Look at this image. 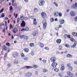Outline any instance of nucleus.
<instances>
[{
  "instance_id": "obj_64",
  "label": "nucleus",
  "mask_w": 77,
  "mask_h": 77,
  "mask_svg": "<svg viewBox=\"0 0 77 77\" xmlns=\"http://www.w3.org/2000/svg\"><path fill=\"white\" fill-rule=\"evenodd\" d=\"M24 30L25 31V29H22L20 31L23 32V31H24Z\"/></svg>"
},
{
  "instance_id": "obj_63",
  "label": "nucleus",
  "mask_w": 77,
  "mask_h": 77,
  "mask_svg": "<svg viewBox=\"0 0 77 77\" xmlns=\"http://www.w3.org/2000/svg\"><path fill=\"white\" fill-rule=\"evenodd\" d=\"M77 42H74V44L75 45H77Z\"/></svg>"
},
{
  "instance_id": "obj_41",
  "label": "nucleus",
  "mask_w": 77,
  "mask_h": 77,
  "mask_svg": "<svg viewBox=\"0 0 77 77\" xmlns=\"http://www.w3.org/2000/svg\"><path fill=\"white\" fill-rule=\"evenodd\" d=\"M13 28H14V27H13V26H12V25H10V29H13Z\"/></svg>"
},
{
  "instance_id": "obj_37",
  "label": "nucleus",
  "mask_w": 77,
  "mask_h": 77,
  "mask_svg": "<svg viewBox=\"0 0 77 77\" xmlns=\"http://www.w3.org/2000/svg\"><path fill=\"white\" fill-rule=\"evenodd\" d=\"M34 12H38V9L35 8L34 9Z\"/></svg>"
},
{
  "instance_id": "obj_34",
  "label": "nucleus",
  "mask_w": 77,
  "mask_h": 77,
  "mask_svg": "<svg viewBox=\"0 0 77 77\" xmlns=\"http://www.w3.org/2000/svg\"><path fill=\"white\" fill-rule=\"evenodd\" d=\"M33 66L35 68H38V66L36 65H33Z\"/></svg>"
},
{
  "instance_id": "obj_49",
  "label": "nucleus",
  "mask_w": 77,
  "mask_h": 77,
  "mask_svg": "<svg viewBox=\"0 0 77 77\" xmlns=\"http://www.w3.org/2000/svg\"><path fill=\"white\" fill-rule=\"evenodd\" d=\"M3 11H4V9L3 8L0 11V13H2V12Z\"/></svg>"
},
{
  "instance_id": "obj_29",
  "label": "nucleus",
  "mask_w": 77,
  "mask_h": 77,
  "mask_svg": "<svg viewBox=\"0 0 77 77\" xmlns=\"http://www.w3.org/2000/svg\"><path fill=\"white\" fill-rule=\"evenodd\" d=\"M20 19L21 20H24V17L23 16H20Z\"/></svg>"
},
{
  "instance_id": "obj_56",
  "label": "nucleus",
  "mask_w": 77,
  "mask_h": 77,
  "mask_svg": "<svg viewBox=\"0 0 77 77\" xmlns=\"http://www.w3.org/2000/svg\"><path fill=\"white\" fill-rule=\"evenodd\" d=\"M45 49L47 50H49V48H48V47H46L45 48Z\"/></svg>"
},
{
  "instance_id": "obj_54",
  "label": "nucleus",
  "mask_w": 77,
  "mask_h": 77,
  "mask_svg": "<svg viewBox=\"0 0 77 77\" xmlns=\"http://www.w3.org/2000/svg\"><path fill=\"white\" fill-rule=\"evenodd\" d=\"M59 17H62V14H61L60 13H59Z\"/></svg>"
},
{
  "instance_id": "obj_10",
  "label": "nucleus",
  "mask_w": 77,
  "mask_h": 77,
  "mask_svg": "<svg viewBox=\"0 0 77 77\" xmlns=\"http://www.w3.org/2000/svg\"><path fill=\"white\" fill-rule=\"evenodd\" d=\"M54 17H58L59 16V12L56 11L54 12Z\"/></svg>"
},
{
  "instance_id": "obj_3",
  "label": "nucleus",
  "mask_w": 77,
  "mask_h": 77,
  "mask_svg": "<svg viewBox=\"0 0 77 77\" xmlns=\"http://www.w3.org/2000/svg\"><path fill=\"white\" fill-rule=\"evenodd\" d=\"M76 13L74 11H71L70 13V15L71 17H74L75 16Z\"/></svg>"
},
{
  "instance_id": "obj_5",
  "label": "nucleus",
  "mask_w": 77,
  "mask_h": 77,
  "mask_svg": "<svg viewBox=\"0 0 77 77\" xmlns=\"http://www.w3.org/2000/svg\"><path fill=\"white\" fill-rule=\"evenodd\" d=\"M41 15L43 18H45L46 17H47V15H46V14L44 12H43L41 13Z\"/></svg>"
},
{
  "instance_id": "obj_22",
  "label": "nucleus",
  "mask_w": 77,
  "mask_h": 77,
  "mask_svg": "<svg viewBox=\"0 0 77 77\" xmlns=\"http://www.w3.org/2000/svg\"><path fill=\"white\" fill-rule=\"evenodd\" d=\"M3 49L4 51H6V50H7V48L5 45H4L3 46Z\"/></svg>"
},
{
  "instance_id": "obj_50",
  "label": "nucleus",
  "mask_w": 77,
  "mask_h": 77,
  "mask_svg": "<svg viewBox=\"0 0 77 77\" xmlns=\"http://www.w3.org/2000/svg\"><path fill=\"white\" fill-rule=\"evenodd\" d=\"M29 20V19L28 18V17H25V20Z\"/></svg>"
},
{
  "instance_id": "obj_42",
  "label": "nucleus",
  "mask_w": 77,
  "mask_h": 77,
  "mask_svg": "<svg viewBox=\"0 0 77 77\" xmlns=\"http://www.w3.org/2000/svg\"><path fill=\"white\" fill-rule=\"evenodd\" d=\"M54 71L56 72H58L59 71V69H54Z\"/></svg>"
},
{
  "instance_id": "obj_60",
  "label": "nucleus",
  "mask_w": 77,
  "mask_h": 77,
  "mask_svg": "<svg viewBox=\"0 0 77 77\" xmlns=\"http://www.w3.org/2000/svg\"><path fill=\"white\" fill-rule=\"evenodd\" d=\"M24 1L26 3H28V0H24Z\"/></svg>"
},
{
  "instance_id": "obj_36",
  "label": "nucleus",
  "mask_w": 77,
  "mask_h": 77,
  "mask_svg": "<svg viewBox=\"0 0 77 77\" xmlns=\"http://www.w3.org/2000/svg\"><path fill=\"white\" fill-rule=\"evenodd\" d=\"M24 37V35H21L20 36V38L21 39H23Z\"/></svg>"
},
{
  "instance_id": "obj_28",
  "label": "nucleus",
  "mask_w": 77,
  "mask_h": 77,
  "mask_svg": "<svg viewBox=\"0 0 77 77\" xmlns=\"http://www.w3.org/2000/svg\"><path fill=\"white\" fill-rule=\"evenodd\" d=\"M70 40L72 41V42H74L75 41V40L73 38H72L70 39Z\"/></svg>"
},
{
  "instance_id": "obj_21",
  "label": "nucleus",
  "mask_w": 77,
  "mask_h": 77,
  "mask_svg": "<svg viewBox=\"0 0 77 77\" xmlns=\"http://www.w3.org/2000/svg\"><path fill=\"white\" fill-rule=\"evenodd\" d=\"M61 70V71H63L65 69V67L64 66H61V68H60Z\"/></svg>"
},
{
  "instance_id": "obj_6",
  "label": "nucleus",
  "mask_w": 77,
  "mask_h": 77,
  "mask_svg": "<svg viewBox=\"0 0 77 77\" xmlns=\"http://www.w3.org/2000/svg\"><path fill=\"white\" fill-rule=\"evenodd\" d=\"M25 26L26 23H25L24 21H23L21 24V27H25Z\"/></svg>"
},
{
  "instance_id": "obj_13",
  "label": "nucleus",
  "mask_w": 77,
  "mask_h": 77,
  "mask_svg": "<svg viewBox=\"0 0 77 77\" xmlns=\"http://www.w3.org/2000/svg\"><path fill=\"white\" fill-rule=\"evenodd\" d=\"M59 22L60 24H63L65 23V20L61 19L59 20Z\"/></svg>"
},
{
  "instance_id": "obj_30",
  "label": "nucleus",
  "mask_w": 77,
  "mask_h": 77,
  "mask_svg": "<svg viewBox=\"0 0 77 77\" xmlns=\"http://www.w3.org/2000/svg\"><path fill=\"white\" fill-rule=\"evenodd\" d=\"M42 61L44 63H46L47 62V60H43Z\"/></svg>"
},
{
  "instance_id": "obj_57",
  "label": "nucleus",
  "mask_w": 77,
  "mask_h": 77,
  "mask_svg": "<svg viewBox=\"0 0 77 77\" xmlns=\"http://www.w3.org/2000/svg\"><path fill=\"white\" fill-rule=\"evenodd\" d=\"M35 73L36 75H38V72L37 71H36L35 72Z\"/></svg>"
},
{
  "instance_id": "obj_35",
  "label": "nucleus",
  "mask_w": 77,
  "mask_h": 77,
  "mask_svg": "<svg viewBox=\"0 0 77 77\" xmlns=\"http://www.w3.org/2000/svg\"><path fill=\"white\" fill-rule=\"evenodd\" d=\"M12 10H13V8H12V7L11 6L10 8V11H12Z\"/></svg>"
},
{
  "instance_id": "obj_53",
  "label": "nucleus",
  "mask_w": 77,
  "mask_h": 77,
  "mask_svg": "<svg viewBox=\"0 0 77 77\" xmlns=\"http://www.w3.org/2000/svg\"><path fill=\"white\" fill-rule=\"evenodd\" d=\"M1 17L3 18V17H5V15H4V14L2 13V15H1Z\"/></svg>"
},
{
  "instance_id": "obj_31",
  "label": "nucleus",
  "mask_w": 77,
  "mask_h": 77,
  "mask_svg": "<svg viewBox=\"0 0 77 77\" xmlns=\"http://www.w3.org/2000/svg\"><path fill=\"white\" fill-rule=\"evenodd\" d=\"M75 47H76V45L74 44H73V45H72L71 46V47H72V48H75Z\"/></svg>"
},
{
  "instance_id": "obj_25",
  "label": "nucleus",
  "mask_w": 77,
  "mask_h": 77,
  "mask_svg": "<svg viewBox=\"0 0 77 77\" xmlns=\"http://www.w3.org/2000/svg\"><path fill=\"white\" fill-rule=\"evenodd\" d=\"M65 38H70V36L69 35H67V34L65 35Z\"/></svg>"
},
{
  "instance_id": "obj_55",
  "label": "nucleus",
  "mask_w": 77,
  "mask_h": 77,
  "mask_svg": "<svg viewBox=\"0 0 77 77\" xmlns=\"http://www.w3.org/2000/svg\"><path fill=\"white\" fill-rule=\"evenodd\" d=\"M19 21H20V18H18L17 20V23H19Z\"/></svg>"
},
{
  "instance_id": "obj_33",
  "label": "nucleus",
  "mask_w": 77,
  "mask_h": 77,
  "mask_svg": "<svg viewBox=\"0 0 77 77\" xmlns=\"http://www.w3.org/2000/svg\"><path fill=\"white\" fill-rule=\"evenodd\" d=\"M69 69L72 71V66H69Z\"/></svg>"
},
{
  "instance_id": "obj_52",
  "label": "nucleus",
  "mask_w": 77,
  "mask_h": 77,
  "mask_svg": "<svg viewBox=\"0 0 77 77\" xmlns=\"http://www.w3.org/2000/svg\"><path fill=\"white\" fill-rule=\"evenodd\" d=\"M74 63L75 65H77V61H75L74 62Z\"/></svg>"
},
{
  "instance_id": "obj_58",
  "label": "nucleus",
  "mask_w": 77,
  "mask_h": 77,
  "mask_svg": "<svg viewBox=\"0 0 77 77\" xmlns=\"http://www.w3.org/2000/svg\"><path fill=\"white\" fill-rule=\"evenodd\" d=\"M67 66L68 67H69V66H70V65H71V64H67Z\"/></svg>"
},
{
  "instance_id": "obj_27",
  "label": "nucleus",
  "mask_w": 77,
  "mask_h": 77,
  "mask_svg": "<svg viewBox=\"0 0 77 77\" xmlns=\"http://www.w3.org/2000/svg\"><path fill=\"white\" fill-rule=\"evenodd\" d=\"M67 56L68 57H72V56L71 55L69 54H68Z\"/></svg>"
},
{
  "instance_id": "obj_20",
  "label": "nucleus",
  "mask_w": 77,
  "mask_h": 77,
  "mask_svg": "<svg viewBox=\"0 0 77 77\" xmlns=\"http://www.w3.org/2000/svg\"><path fill=\"white\" fill-rule=\"evenodd\" d=\"M26 69H30V68H32L33 67L31 66H26Z\"/></svg>"
},
{
  "instance_id": "obj_8",
  "label": "nucleus",
  "mask_w": 77,
  "mask_h": 77,
  "mask_svg": "<svg viewBox=\"0 0 77 77\" xmlns=\"http://www.w3.org/2000/svg\"><path fill=\"white\" fill-rule=\"evenodd\" d=\"M38 31H35L33 32L32 35L34 36H36L38 34Z\"/></svg>"
},
{
  "instance_id": "obj_32",
  "label": "nucleus",
  "mask_w": 77,
  "mask_h": 77,
  "mask_svg": "<svg viewBox=\"0 0 77 77\" xmlns=\"http://www.w3.org/2000/svg\"><path fill=\"white\" fill-rule=\"evenodd\" d=\"M25 31H28L29 30V28L27 27H26L25 29Z\"/></svg>"
},
{
  "instance_id": "obj_62",
  "label": "nucleus",
  "mask_w": 77,
  "mask_h": 77,
  "mask_svg": "<svg viewBox=\"0 0 77 77\" xmlns=\"http://www.w3.org/2000/svg\"><path fill=\"white\" fill-rule=\"evenodd\" d=\"M75 21H77V17H75Z\"/></svg>"
},
{
  "instance_id": "obj_18",
  "label": "nucleus",
  "mask_w": 77,
  "mask_h": 77,
  "mask_svg": "<svg viewBox=\"0 0 77 77\" xmlns=\"http://www.w3.org/2000/svg\"><path fill=\"white\" fill-rule=\"evenodd\" d=\"M72 34L73 36L75 37L77 36V33L76 32H73L72 33Z\"/></svg>"
},
{
  "instance_id": "obj_12",
  "label": "nucleus",
  "mask_w": 77,
  "mask_h": 77,
  "mask_svg": "<svg viewBox=\"0 0 77 77\" xmlns=\"http://www.w3.org/2000/svg\"><path fill=\"white\" fill-rule=\"evenodd\" d=\"M18 32V29L17 28H14L13 30V32L14 33H16Z\"/></svg>"
},
{
  "instance_id": "obj_9",
  "label": "nucleus",
  "mask_w": 77,
  "mask_h": 77,
  "mask_svg": "<svg viewBox=\"0 0 77 77\" xmlns=\"http://www.w3.org/2000/svg\"><path fill=\"white\" fill-rule=\"evenodd\" d=\"M13 56L14 57H17L18 56V54L17 52H15L13 54Z\"/></svg>"
},
{
  "instance_id": "obj_48",
  "label": "nucleus",
  "mask_w": 77,
  "mask_h": 77,
  "mask_svg": "<svg viewBox=\"0 0 77 77\" xmlns=\"http://www.w3.org/2000/svg\"><path fill=\"white\" fill-rule=\"evenodd\" d=\"M14 64H18V62L17 61H15L14 62Z\"/></svg>"
},
{
  "instance_id": "obj_51",
  "label": "nucleus",
  "mask_w": 77,
  "mask_h": 77,
  "mask_svg": "<svg viewBox=\"0 0 77 77\" xmlns=\"http://www.w3.org/2000/svg\"><path fill=\"white\" fill-rule=\"evenodd\" d=\"M33 24L34 25H36L37 24V22H34Z\"/></svg>"
},
{
  "instance_id": "obj_16",
  "label": "nucleus",
  "mask_w": 77,
  "mask_h": 77,
  "mask_svg": "<svg viewBox=\"0 0 77 77\" xmlns=\"http://www.w3.org/2000/svg\"><path fill=\"white\" fill-rule=\"evenodd\" d=\"M67 75H69V76H72V75L74 76V75H73L72 73L70 72H67Z\"/></svg>"
},
{
  "instance_id": "obj_44",
  "label": "nucleus",
  "mask_w": 77,
  "mask_h": 77,
  "mask_svg": "<svg viewBox=\"0 0 77 77\" xmlns=\"http://www.w3.org/2000/svg\"><path fill=\"white\" fill-rule=\"evenodd\" d=\"M58 75H59V76H60V77H63V75H62V74H61L60 73H59L58 74Z\"/></svg>"
},
{
  "instance_id": "obj_2",
  "label": "nucleus",
  "mask_w": 77,
  "mask_h": 77,
  "mask_svg": "<svg viewBox=\"0 0 77 77\" xmlns=\"http://www.w3.org/2000/svg\"><path fill=\"white\" fill-rule=\"evenodd\" d=\"M42 23L43 24L44 29H45L47 27V22H46V20H45V19L43 21Z\"/></svg>"
},
{
  "instance_id": "obj_47",
  "label": "nucleus",
  "mask_w": 77,
  "mask_h": 77,
  "mask_svg": "<svg viewBox=\"0 0 77 77\" xmlns=\"http://www.w3.org/2000/svg\"><path fill=\"white\" fill-rule=\"evenodd\" d=\"M30 18H31V19H34V16H31L30 17Z\"/></svg>"
},
{
  "instance_id": "obj_17",
  "label": "nucleus",
  "mask_w": 77,
  "mask_h": 77,
  "mask_svg": "<svg viewBox=\"0 0 77 77\" xmlns=\"http://www.w3.org/2000/svg\"><path fill=\"white\" fill-rule=\"evenodd\" d=\"M56 42L57 44H60L61 42V39H58L56 40Z\"/></svg>"
},
{
  "instance_id": "obj_45",
  "label": "nucleus",
  "mask_w": 77,
  "mask_h": 77,
  "mask_svg": "<svg viewBox=\"0 0 77 77\" xmlns=\"http://www.w3.org/2000/svg\"><path fill=\"white\" fill-rule=\"evenodd\" d=\"M21 56L22 57H24V54L23 53H22L21 54Z\"/></svg>"
},
{
  "instance_id": "obj_19",
  "label": "nucleus",
  "mask_w": 77,
  "mask_h": 77,
  "mask_svg": "<svg viewBox=\"0 0 77 77\" xmlns=\"http://www.w3.org/2000/svg\"><path fill=\"white\" fill-rule=\"evenodd\" d=\"M29 46L31 47H34V46H35V45H34V44L33 43H31L29 44Z\"/></svg>"
},
{
  "instance_id": "obj_59",
  "label": "nucleus",
  "mask_w": 77,
  "mask_h": 77,
  "mask_svg": "<svg viewBox=\"0 0 77 77\" xmlns=\"http://www.w3.org/2000/svg\"><path fill=\"white\" fill-rule=\"evenodd\" d=\"M7 66L8 67H10V66H11V64H8V65H7Z\"/></svg>"
},
{
  "instance_id": "obj_1",
  "label": "nucleus",
  "mask_w": 77,
  "mask_h": 77,
  "mask_svg": "<svg viewBox=\"0 0 77 77\" xmlns=\"http://www.w3.org/2000/svg\"><path fill=\"white\" fill-rule=\"evenodd\" d=\"M38 4L39 6H44L45 4V1L43 0H40L38 2Z\"/></svg>"
},
{
  "instance_id": "obj_43",
  "label": "nucleus",
  "mask_w": 77,
  "mask_h": 77,
  "mask_svg": "<svg viewBox=\"0 0 77 77\" xmlns=\"http://www.w3.org/2000/svg\"><path fill=\"white\" fill-rule=\"evenodd\" d=\"M24 39H28V37L26 36H24Z\"/></svg>"
},
{
  "instance_id": "obj_38",
  "label": "nucleus",
  "mask_w": 77,
  "mask_h": 77,
  "mask_svg": "<svg viewBox=\"0 0 77 77\" xmlns=\"http://www.w3.org/2000/svg\"><path fill=\"white\" fill-rule=\"evenodd\" d=\"M65 46L67 48H69V45H65Z\"/></svg>"
},
{
  "instance_id": "obj_26",
  "label": "nucleus",
  "mask_w": 77,
  "mask_h": 77,
  "mask_svg": "<svg viewBox=\"0 0 77 77\" xmlns=\"http://www.w3.org/2000/svg\"><path fill=\"white\" fill-rule=\"evenodd\" d=\"M54 4L56 7H58V4H57L56 2H54Z\"/></svg>"
},
{
  "instance_id": "obj_11",
  "label": "nucleus",
  "mask_w": 77,
  "mask_h": 77,
  "mask_svg": "<svg viewBox=\"0 0 77 77\" xmlns=\"http://www.w3.org/2000/svg\"><path fill=\"white\" fill-rule=\"evenodd\" d=\"M72 8L73 9H77V3L75 4L74 5L72 6Z\"/></svg>"
},
{
  "instance_id": "obj_14",
  "label": "nucleus",
  "mask_w": 77,
  "mask_h": 77,
  "mask_svg": "<svg viewBox=\"0 0 77 77\" xmlns=\"http://www.w3.org/2000/svg\"><path fill=\"white\" fill-rule=\"evenodd\" d=\"M38 45H39L40 47H41V48H42V47H44V44L41 43H38Z\"/></svg>"
},
{
  "instance_id": "obj_40",
  "label": "nucleus",
  "mask_w": 77,
  "mask_h": 77,
  "mask_svg": "<svg viewBox=\"0 0 77 77\" xmlns=\"http://www.w3.org/2000/svg\"><path fill=\"white\" fill-rule=\"evenodd\" d=\"M54 21V19L53 18H51V23H53Z\"/></svg>"
},
{
  "instance_id": "obj_39",
  "label": "nucleus",
  "mask_w": 77,
  "mask_h": 77,
  "mask_svg": "<svg viewBox=\"0 0 77 77\" xmlns=\"http://www.w3.org/2000/svg\"><path fill=\"white\" fill-rule=\"evenodd\" d=\"M6 45H7V46H8V47H10V44H9V43H6Z\"/></svg>"
},
{
  "instance_id": "obj_46",
  "label": "nucleus",
  "mask_w": 77,
  "mask_h": 77,
  "mask_svg": "<svg viewBox=\"0 0 77 77\" xmlns=\"http://www.w3.org/2000/svg\"><path fill=\"white\" fill-rule=\"evenodd\" d=\"M62 46H60L59 47V49L60 50H62Z\"/></svg>"
},
{
  "instance_id": "obj_7",
  "label": "nucleus",
  "mask_w": 77,
  "mask_h": 77,
  "mask_svg": "<svg viewBox=\"0 0 77 77\" xmlns=\"http://www.w3.org/2000/svg\"><path fill=\"white\" fill-rule=\"evenodd\" d=\"M57 63H55L54 62H53L52 64V66L54 68H56V66H57Z\"/></svg>"
},
{
  "instance_id": "obj_4",
  "label": "nucleus",
  "mask_w": 77,
  "mask_h": 77,
  "mask_svg": "<svg viewBox=\"0 0 77 77\" xmlns=\"http://www.w3.org/2000/svg\"><path fill=\"white\" fill-rule=\"evenodd\" d=\"M32 74L30 72H27L26 74V75L27 77H30L32 76Z\"/></svg>"
},
{
  "instance_id": "obj_24",
  "label": "nucleus",
  "mask_w": 77,
  "mask_h": 77,
  "mask_svg": "<svg viewBox=\"0 0 77 77\" xmlns=\"http://www.w3.org/2000/svg\"><path fill=\"white\" fill-rule=\"evenodd\" d=\"M43 72H48V70L45 69H44L43 70Z\"/></svg>"
},
{
  "instance_id": "obj_15",
  "label": "nucleus",
  "mask_w": 77,
  "mask_h": 77,
  "mask_svg": "<svg viewBox=\"0 0 77 77\" xmlns=\"http://www.w3.org/2000/svg\"><path fill=\"white\" fill-rule=\"evenodd\" d=\"M51 62L54 61V62H55L56 60V58L54 57H52L51 58Z\"/></svg>"
},
{
  "instance_id": "obj_23",
  "label": "nucleus",
  "mask_w": 77,
  "mask_h": 77,
  "mask_svg": "<svg viewBox=\"0 0 77 77\" xmlns=\"http://www.w3.org/2000/svg\"><path fill=\"white\" fill-rule=\"evenodd\" d=\"M29 49L28 48H25L24 49V51L25 52H28L29 51Z\"/></svg>"
},
{
  "instance_id": "obj_61",
  "label": "nucleus",
  "mask_w": 77,
  "mask_h": 77,
  "mask_svg": "<svg viewBox=\"0 0 77 77\" xmlns=\"http://www.w3.org/2000/svg\"><path fill=\"white\" fill-rule=\"evenodd\" d=\"M55 30L57 31V30H59V28H58L56 27L55 28Z\"/></svg>"
}]
</instances>
